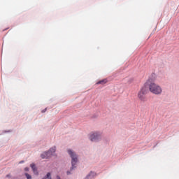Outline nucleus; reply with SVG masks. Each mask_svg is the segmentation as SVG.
I'll return each instance as SVG.
<instances>
[{"mask_svg":"<svg viewBox=\"0 0 179 179\" xmlns=\"http://www.w3.org/2000/svg\"><path fill=\"white\" fill-rule=\"evenodd\" d=\"M147 86L150 92L153 94H162V92H163V90H162V87L155 83L154 82H152L151 79H149L146 82L145 87H147Z\"/></svg>","mask_w":179,"mask_h":179,"instance_id":"1","label":"nucleus"},{"mask_svg":"<svg viewBox=\"0 0 179 179\" xmlns=\"http://www.w3.org/2000/svg\"><path fill=\"white\" fill-rule=\"evenodd\" d=\"M69 155L71 157V168L70 169V171H72V170H74L76 169V163H78V155L75 154L72 150H68Z\"/></svg>","mask_w":179,"mask_h":179,"instance_id":"2","label":"nucleus"},{"mask_svg":"<svg viewBox=\"0 0 179 179\" xmlns=\"http://www.w3.org/2000/svg\"><path fill=\"white\" fill-rule=\"evenodd\" d=\"M147 93L148 87L145 85L141 89V90L138 93V98L139 99V100H141V101H146V96H145V94H146Z\"/></svg>","mask_w":179,"mask_h":179,"instance_id":"3","label":"nucleus"},{"mask_svg":"<svg viewBox=\"0 0 179 179\" xmlns=\"http://www.w3.org/2000/svg\"><path fill=\"white\" fill-rule=\"evenodd\" d=\"M54 153H55V147L50 148L48 152H45L41 154V157L42 159H48L51 157Z\"/></svg>","mask_w":179,"mask_h":179,"instance_id":"4","label":"nucleus"},{"mask_svg":"<svg viewBox=\"0 0 179 179\" xmlns=\"http://www.w3.org/2000/svg\"><path fill=\"white\" fill-rule=\"evenodd\" d=\"M101 136L99 133H92L90 136V139L92 141V142H97Z\"/></svg>","mask_w":179,"mask_h":179,"instance_id":"5","label":"nucleus"},{"mask_svg":"<svg viewBox=\"0 0 179 179\" xmlns=\"http://www.w3.org/2000/svg\"><path fill=\"white\" fill-rule=\"evenodd\" d=\"M30 167L31 169H32L34 174H35L36 176H38V171H37V167H36V164H31Z\"/></svg>","mask_w":179,"mask_h":179,"instance_id":"6","label":"nucleus"},{"mask_svg":"<svg viewBox=\"0 0 179 179\" xmlns=\"http://www.w3.org/2000/svg\"><path fill=\"white\" fill-rule=\"evenodd\" d=\"M94 176H96V173H94V172H90V173L85 178V179L93 178V177H94Z\"/></svg>","mask_w":179,"mask_h":179,"instance_id":"7","label":"nucleus"},{"mask_svg":"<svg viewBox=\"0 0 179 179\" xmlns=\"http://www.w3.org/2000/svg\"><path fill=\"white\" fill-rule=\"evenodd\" d=\"M107 83V79L101 80L96 83V85H106Z\"/></svg>","mask_w":179,"mask_h":179,"instance_id":"8","label":"nucleus"},{"mask_svg":"<svg viewBox=\"0 0 179 179\" xmlns=\"http://www.w3.org/2000/svg\"><path fill=\"white\" fill-rule=\"evenodd\" d=\"M24 175H25L27 179H31V176H30V174L26 173Z\"/></svg>","mask_w":179,"mask_h":179,"instance_id":"9","label":"nucleus"},{"mask_svg":"<svg viewBox=\"0 0 179 179\" xmlns=\"http://www.w3.org/2000/svg\"><path fill=\"white\" fill-rule=\"evenodd\" d=\"M24 171H29V167L24 168Z\"/></svg>","mask_w":179,"mask_h":179,"instance_id":"10","label":"nucleus"},{"mask_svg":"<svg viewBox=\"0 0 179 179\" xmlns=\"http://www.w3.org/2000/svg\"><path fill=\"white\" fill-rule=\"evenodd\" d=\"M45 111H47V108H45V110H42V113H45Z\"/></svg>","mask_w":179,"mask_h":179,"instance_id":"11","label":"nucleus"},{"mask_svg":"<svg viewBox=\"0 0 179 179\" xmlns=\"http://www.w3.org/2000/svg\"><path fill=\"white\" fill-rule=\"evenodd\" d=\"M66 173H67V175H68V176H69V174H71V171H67Z\"/></svg>","mask_w":179,"mask_h":179,"instance_id":"12","label":"nucleus"},{"mask_svg":"<svg viewBox=\"0 0 179 179\" xmlns=\"http://www.w3.org/2000/svg\"><path fill=\"white\" fill-rule=\"evenodd\" d=\"M6 177L10 178V174L6 175Z\"/></svg>","mask_w":179,"mask_h":179,"instance_id":"13","label":"nucleus"},{"mask_svg":"<svg viewBox=\"0 0 179 179\" xmlns=\"http://www.w3.org/2000/svg\"><path fill=\"white\" fill-rule=\"evenodd\" d=\"M20 163H24V161H21Z\"/></svg>","mask_w":179,"mask_h":179,"instance_id":"14","label":"nucleus"},{"mask_svg":"<svg viewBox=\"0 0 179 179\" xmlns=\"http://www.w3.org/2000/svg\"><path fill=\"white\" fill-rule=\"evenodd\" d=\"M58 179H61V178L58 177Z\"/></svg>","mask_w":179,"mask_h":179,"instance_id":"15","label":"nucleus"}]
</instances>
